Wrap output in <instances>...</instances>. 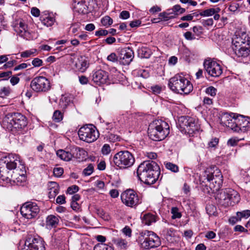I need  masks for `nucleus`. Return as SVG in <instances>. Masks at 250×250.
<instances>
[{"label":"nucleus","mask_w":250,"mask_h":250,"mask_svg":"<svg viewBox=\"0 0 250 250\" xmlns=\"http://www.w3.org/2000/svg\"><path fill=\"white\" fill-rule=\"evenodd\" d=\"M4 162L7 169L14 170L11 175V180L17 185H24L26 180L24 174L25 167L22 164L19 156L15 154H10L5 158Z\"/></svg>","instance_id":"nucleus-1"},{"label":"nucleus","mask_w":250,"mask_h":250,"mask_svg":"<svg viewBox=\"0 0 250 250\" xmlns=\"http://www.w3.org/2000/svg\"><path fill=\"white\" fill-rule=\"evenodd\" d=\"M139 179L146 185L154 184L160 174L158 165L154 161H145L142 163L137 169Z\"/></svg>","instance_id":"nucleus-2"},{"label":"nucleus","mask_w":250,"mask_h":250,"mask_svg":"<svg viewBox=\"0 0 250 250\" xmlns=\"http://www.w3.org/2000/svg\"><path fill=\"white\" fill-rule=\"evenodd\" d=\"M209 182V188L206 186L203 188L205 193L210 194L217 191L221 188L223 184V176L221 171L216 167L206 168L204 176Z\"/></svg>","instance_id":"nucleus-3"},{"label":"nucleus","mask_w":250,"mask_h":250,"mask_svg":"<svg viewBox=\"0 0 250 250\" xmlns=\"http://www.w3.org/2000/svg\"><path fill=\"white\" fill-rule=\"evenodd\" d=\"M148 133L151 139L155 141H162L169 134V126L162 120H154L149 125Z\"/></svg>","instance_id":"nucleus-4"},{"label":"nucleus","mask_w":250,"mask_h":250,"mask_svg":"<svg viewBox=\"0 0 250 250\" xmlns=\"http://www.w3.org/2000/svg\"><path fill=\"white\" fill-rule=\"evenodd\" d=\"M168 86L175 93L188 94L192 91L190 82L184 76L176 75L169 80Z\"/></svg>","instance_id":"nucleus-5"},{"label":"nucleus","mask_w":250,"mask_h":250,"mask_svg":"<svg viewBox=\"0 0 250 250\" xmlns=\"http://www.w3.org/2000/svg\"><path fill=\"white\" fill-rule=\"evenodd\" d=\"M26 125L25 117L19 113H9L5 116L2 121L3 127L11 131L14 128L22 129Z\"/></svg>","instance_id":"nucleus-6"},{"label":"nucleus","mask_w":250,"mask_h":250,"mask_svg":"<svg viewBox=\"0 0 250 250\" xmlns=\"http://www.w3.org/2000/svg\"><path fill=\"white\" fill-rule=\"evenodd\" d=\"M113 161L117 167L125 169L133 165L135 158L128 151H120L115 154Z\"/></svg>","instance_id":"nucleus-7"},{"label":"nucleus","mask_w":250,"mask_h":250,"mask_svg":"<svg viewBox=\"0 0 250 250\" xmlns=\"http://www.w3.org/2000/svg\"><path fill=\"white\" fill-rule=\"evenodd\" d=\"M80 140L88 143L95 142L99 137L96 127L92 125H86L81 127L78 131Z\"/></svg>","instance_id":"nucleus-8"},{"label":"nucleus","mask_w":250,"mask_h":250,"mask_svg":"<svg viewBox=\"0 0 250 250\" xmlns=\"http://www.w3.org/2000/svg\"><path fill=\"white\" fill-rule=\"evenodd\" d=\"M179 123L181 132L184 133L192 134L199 129L198 121L193 117L182 116Z\"/></svg>","instance_id":"nucleus-9"},{"label":"nucleus","mask_w":250,"mask_h":250,"mask_svg":"<svg viewBox=\"0 0 250 250\" xmlns=\"http://www.w3.org/2000/svg\"><path fill=\"white\" fill-rule=\"evenodd\" d=\"M140 235L144 239L142 246L146 249L157 247L161 244L160 238L153 231L145 230L141 232Z\"/></svg>","instance_id":"nucleus-10"},{"label":"nucleus","mask_w":250,"mask_h":250,"mask_svg":"<svg viewBox=\"0 0 250 250\" xmlns=\"http://www.w3.org/2000/svg\"><path fill=\"white\" fill-rule=\"evenodd\" d=\"M30 87L34 91L42 93L49 90L51 84L48 79L45 77L37 76L31 81Z\"/></svg>","instance_id":"nucleus-11"},{"label":"nucleus","mask_w":250,"mask_h":250,"mask_svg":"<svg viewBox=\"0 0 250 250\" xmlns=\"http://www.w3.org/2000/svg\"><path fill=\"white\" fill-rule=\"evenodd\" d=\"M218 198L225 203H238L241 199L239 193L231 188H226L221 191Z\"/></svg>","instance_id":"nucleus-12"},{"label":"nucleus","mask_w":250,"mask_h":250,"mask_svg":"<svg viewBox=\"0 0 250 250\" xmlns=\"http://www.w3.org/2000/svg\"><path fill=\"white\" fill-rule=\"evenodd\" d=\"M204 66L207 72L211 77H219L223 72L220 64L213 60H206L204 62Z\"/></svg>","instance_id":"nucleus-13"},{"label":"nucleus","mask_w":250,"mask_h":250,"mask_svg":"<svg viewBox=\"0 0 250 250\" xmlns=\"http://www.w3.org/2000/svg\"><path fill=\"white\" fill-rule=\"evenodd\" d=\"M23 250H45L44 242L41 238L28 237L24 243Z\"/></svg>","instance_id":"nucleus-14"},{"label":"nucleus","mask_w":250,"mask_h":250,"mask_svg":"<svg viewBox=\"0 0 250 250\" xmlns=\"http://www.w3.org/2000/svg\"><path fill=\"white\" fill-rule=\"evenodd\" d=\"M14 31L21 37L28 40L30 37V33L28 30V26L22 19L15 20L12 24Z\"/></svg>","instance_id":"nucleus-15"},{"label":"nucleus","mask_w":250,"mask_h":250,"mask_svg":"<svg viewBox=\"0 0 250 250\" xmlns=\"http://www.w3.org/2000/svg\"><path fill=\"white\" fill-rule=\"evenodd\" d=\"M247 45H250V38L248 34L244 31L236 32L232 40V47Z\"/></svg>","instance_id":"nucleus-16"},{"label":"nucleus","mask_w":250,"mask_h":250,"mask_svg":"<svg viewBox=\"0 0 250 250\" xmlns=\"http://www.w3.org/2000/svg\"><path fill=\"white\" fill-rule=\"evenodd\" d=\"M123 203H139L142 202V197L132 189H127L121 195Z\"/></svg>","instance_id":"nucleus-17"},{"label":"nucleus","mask_w":250,"mask_h":250,"mask_svg":"<svg viewBox=\"0 0 250 250\" xmlns=\"http://www.w3.org/2000/svg\"><path fill=\"white\" fill-rule=\"evenodd\" d=\"M39 211V208L37 204H22L21 207V215L27 219L35 217Z\"/></svg>","instance_id":"nucleus-18"},{"label":"nucleus","mask_w":250,"mask_h":250,"mask_svg":"<svg viewBox=\"0 0 250 250\" xmlns=\"http://www.w3.org/2000/svg\"><path fill=\"white\" fill-rule=\"evenodd\" d=\"M92 80L94 83L101 85L109 83L108 73L102 69L93 71Z\"/></svg>","instance_id":"nucleus-19"},{"label":"nucleus","mask_w":250,"mask_h":250,"mask_svg":"<svg viewBox=\"0 0 250 250\" xmlns=\"http://www.w3.org/2000/svg\"><path fill=\"white\" fill-rule=\"evenodd\" d=\"M237 117V114L233 113H224L221 116L220 122L223 125L229 127L235 131Z\"/></svg>","instance_id":"nucleus-20"},{"label":"nucleus","mask_w":250,"mask_h":250,"mask_svg":"<svg viewBox=\"0 0 250 250\" xmlns=\"http://www.w3.org/2000/svg\"><path fill=\"white\" fill-rule=\"evenodd\" d=\"M235 131L245 132L250 127V118L237 115Z\"/></svg>","instance_id":"nucleus-21"},{"label":"nucleus","mask_w":250,"mask_h":250,"mask_svg":"<svg viewBox=\"0 0 250 250\" xmlns=\"http://www.w3.org/2000/svg\"><path fill=\"white\" fill-rule=\"evenodd\" d=\"M134 58L133 50L128 47L123 48L121 50L119 56V61L123 65H128Z\"/></svg>","instance_id":"nucleus-22"},{"label":"nucleus","mask_w":250,"mask_h":250,"mask_svg":"<svg viewBox=\"0 0 250 250\" xmlns=\"http://www.w3.org/2000/svg\"><path fill=\"white\" fill-rule=\"evenodd\" d=\"M90 0H73L74 11L82 14H87L88 12V4Z\"/></svg>","instance_id":"nucleus-23"},{"label":"nucleus","mask_w":250,"mask_h":250,"mask_svg":"<svg viewBox=\"0 0 250 250\" xmlns=\"http://www.w3.org/2000/svg\"><path fill=\"white\" fill-rule=\"evenodd\" d=\"M131 116L128 113H125L119 116L114 122L116 128H125L129 126L131 121Z\"/></svg>","instance_id":"nucleus-24"},{"label":"nucleus","mask_w":250,"mask_h":250,"mask_svg":"<svg viewBox=\"0 0 250 250\" xmlns=\"http://www.w3.org/2000/svg\"><path fill=\"white\" fill-rule=\"evenodd\" d=\"M77 71L81 72H84L89 66L87 58L84 56H79L75 64Z\"/></svg>","instance_id":"nucleus-25"},{"label":"nucleus","mask_w":250,"mask_h":250,"mask_svg":"<svg viewBox=\"0 0 250 250\" xmlns=\"http://www.w3.org/2000/svg\"><path fill=\"white\" fill-rule=\"evenodd\" d=\"M232 48L233 52L238 57L246 58L250 53V45L240 47H232Z\"/></svg>","instance_id":"nucleus-26"},{"label":"nucleus","mask_w":250,"mask_h":250,"mask_svg":"<svg viewBox=\"0 0 250 250\" xmlns=\"http://www.w3.org/2000/svg\"><path fill=\"white\" fill-rule=\"evenodd\" d=\"M41 20L42 23L47 27L52 26L55 22V18L52 13H49L47 12L42 13Z\"/></svg>","instance_id":"nucleus-27"},{"label":"nucleus","mask_w":250,"mask_h":250,"mask_svg":"<svg viewBox=\"0 0 250 250\" xmlns=\"http://www.w3.org/2000/svg\"><path fill=\"white\" fill-rule=\"evenodd\" d=\"M59 223L58 216L54 215H48L45 220V226L47 229H51L57 227Z\"/></svg>","instance_id":"nucleus-28"},{"label":"nucleus","mask_w":250,"mask_h":250,"mask_svg":"<svg viewBox=\"0 0 250 250\" xmlns=\"http://www.w3.org/2000/svg\"><path fill=\"white\" fill-rule=\"evenodd\" d=\"M48 189L49 190L48 197L50 199H54L59 192V185L55 182H49L48 184Z\"/></svg>","instance_id":"nucleus-29"},{"label":"nucleus","mask_w":250,"mask_h":250,"mask_svg":"<svg viewBox=\"0 0 250 250\" xmlns=\"http://www.w3.org/2000/svg\"><path fill=\"white\" fill-rule=\"evenodd\" d=\"M57 155L62 160L65 161H69L74 157V154H72L71 152L62 149L57 151Z\"/></svg>","instance_id":"nucleus-30"},{"label":"nucleus","mask_w":250,"mask_h":250,"mask_svg":"<svg viewBox=\"0 0 250 250\" xmlns=\"http://www.w3.org/2000/svg\"><path fill=\"white\" fill-rule=\"evenodd\" d=\"M163 233L167 241L172 242L176 235V231L173 228H167L163 230Z\"/></svg>","instance_id":"nucleus-31"},{"label":"nucleus","mask_w":250,"mask_h":250,"mask_svg":"<svg viewBox=\"0 0 250 250\" xmlns=\"http://www.w3.org/2000/svg\"><path fill=\"white\" fill-rule=\"evenodd\" d=\"M156 221V216L150 213L145 214L142 219V223L144 225L150 226Z\"/></svg>","instance_id":"nucleus-32"},{"label":"nucleus","mask_w":250,"mask_h":250,"mask_svg":"<svg viewBox=\"0 0 250 250\" xmlns=\"http://www.w3.org/2000/svg\"><path fill=\"white\" fill-rule=\"evenodd\" d=\"M72 151H75L76 153V157L80 161L85 159L87 156V152L82 148L76 147L73 148Z\"/></svg>","instance_id":"nucleus-33"},{"label":"nucleus","mask_w":250,"mask_h":250,"mask_svg":"<svg viewBox=\"0 0 250 250\" xmlns=\"http://www.w3.org/2000/svg\"><path fill=\"white\" fill-rule=\"evenodd\" d=\"M114 244L118 248L121 249H126L127 247V242L121 238H115L113 240Z\"/></svg>","instance_id":"nucleus-34"},{"label":"nucleus","mask_w":250,"mask_h":250,"mask_svg":"<svg viewBox=\"0 0 250 250\" xmlns=\"http://www.w3.org/2000/svg\"><path fill=\"white\" fill-rule=\"evenodd\" d=\"M206 209L207 213L210 216L217 215V208L214 204H207Z\"/></svg>","instance_id":"nucleus-35"},{"label":"nucleus","mask_w":250,"mask_h":250,"mask_svg":"<svg viewBox=\"0 0 250 250\" xmlns=\"http://www.w3.org/2000/svg\"><path fill=\"white\" fill-rule=\"evenodd\" d=\"M70 101V99L68 96L62 95L60 100L59 105L63 108H66Z\"/></svg>","instance_id":"nucleus-36"},{"label":"nucleus","mask_w":250,"mask_h":250,"mask_svg":"<svg viewBox=\"0 0 250 250\" xmlns=\"http://www.w3.org/2000/svg\"><path fill=\"white\" fill-rule=\"evenodd\" d=\"M95 211L97 214L104 220H108L109 216L104 211L102 208H95Z\"/></svg>","instance_id":"nucleus-37"},{"label":"nucleus","mask_w":250,"mask_h":250,"mask_svg":"<svg viewBox=\"0 0 250 250\" xmlns=\"http://www.w3.org/2000/svg\"><path fill=\"white\" fill-rule=\"evenodd\" d=\"M93 250H114L110 246L104 243H100L96 245Z\"/></svg>","instance_id":"nucleus-38"},{"label":"nucleus","mask_w":250,"mask_h":250,"mask_svg":"<svg viewBox=\"0 0 250 250\" xmlns=\"http://www.w3.org/2000/svg\"><path fill=\"white\" fill-rule=\"evenodd\" d=\"M37 52L36 49H32L30 50H26L21 53V56L22 58H28L31 56H34Z\"/></svg>","instance_id":"nucleus-39"},{"label":"nucleus","mask_w":250,"mask_h":250,"mask_svg":"<svg viewBox=\"0 0 250 250\" xmlns=\"http://www.w3.org/2000/svg\"><path fill=\"white\" fill-rule=\"evenodd\" d=\"M236 215L240 219V221L242 218H248L250 216V210L247 209L242 211H238L236 213Z\"/></svg>","instance_id":"nucleus-40"},{"label":"nucleus","mask_w":250,"mask_h":250,"mask_svg":"<svg viewBox=\"0 0 250 250\" xmlns=\"http://www.w3.org/2000/svg\"><path fill=\"white\" fill-rule=\"evenodd\" d=\"M213 12L214 8H210L200 12L199 14L202 17H209L214 15Z\"/></svg>","instance_id":"nucleus-41"},{"label":"nucleus","mask_w":250,"mask_h":250,"mask_svg":"<svg viewBox=\"0 0 250 250\" xmlns=\"http://www.w3.org/2000/svg\"><path fill=\"white\" fill-rule=\"evenodd\" d=\"M217 89L212 86H209L206 89L205 92L207 94L214 97L217 93Z\"/></svg>","instance_id":"nucleus-42"},{"label":"nucleus","mask_w":250,"mask_h":250,"mask_svg":"<svg viewBox=\"0 0 250 250\" xmlns=\"http://www.w3.org/2000/svg\"><path fill=\"white\" fill-rule=\"evenodd\" d=\"M62 114L59 110H56L54 112L53 115V119L56 122H60L62 119Z\"/></svg>","instance_id":"nucleus-43"},{"label":"nucleus","mask_w":250,"mask_h":250,"mask_svg":"<svg viewBox=\"0 0 250 250\" xmlns=\"http://www.w3.org/2000/svg\"><path fill=\"white\" fill-rule=\"evenodd\" d=\"M101 23L104 26H109L113 23V20L110 17L105 16L101 19Z\"/></svg>","instance_id":"nucleus-44"},{"label":"nucleus","mask_w":250,"mask_h":250,"mask_svg":"<svg viewBox=\"0 0 250 250\" xmlns=\"http://www.w3.org/2000/svg\"><path fill=\"white\" fill-rule=\"evenodd\" d=\"M93 170L94 166L92 164H90L83 169V173L84 176H89L93 173Z\"/></svg>","instance_id":"nucleus-45"},{"label":"nucleus","mask_w":250,"mask_h":250,"mask_svg":"<svg viewBox=\"0 0 250 250\" xmlns=\"http://www.w3.org/2000/svg\"><path fill=\"white\" fill-rule=\"evenodd\" d=\"M165 167L167 169H169L174 172H177L179 170L178 167L177 165L169 162L166 163L165 164Z\"/></svg>","instance_id":"nucleus-46"},{"label":"nucleus","mask_w":250,"mask_h":250,"mask_svg":"<svg viewBox=\"0 0 250 250\" xmlns=\"http://www.w3.org/2000/svg\"><path fill=\"white\" fill-rule=\"evenodd\" d=\"M171 212L172 214V219L180 218L181 217V214L179 211L178 208L176 207L172 208Z\"/></svg>","instance_id":"nucleus-47"},{"label":"nucleus","mask_w":250,"mask_h":250,"mask_svg":"<svg viewBox=\"0 0 250 250\" xmlns=\"http://www.w3.org/2000/svg\"><path fill=\"white\" fill-rule=\"evenodd\" d=\"M140 54L141 55V57L145 58H149L151 54L149 50L146 48H142L140 50Z\"/></svg>","instance_id":"nucleus-48"},{"label":"nucleus","mask_w":250,"mask_h":250,"mask_svg":"<svg viewBox=\"0 0 250 250\" xmlns=\"http://www.w3.org/2000/svg\"><path fill=\"white\" fill-rule=\"evenodd\" d=\"M160 19L165 21H168L170 19L173 18V16H169L167 11L160 13L159 15Z\"/></svg>","instance_id":"nucleus-49"},{"label":"nucleus","mask_w":250,"mask_h":250,"mask_svg":"<svg viewBox=\"0 0 250 250\" xmlns=\"http://www.w3.org/2000/svg\"><path fill=\"white\" fill-rule=\"evenodd\" d=\"M107 60L109 62L115 63L118 61L119 57L115 53H111L107 57Z\"/></svg>","instance_id":"nucleus-50"},{"label":"nucleus","mask_w":250,"mask_h":250,"mask_svg":"<svg viewBox=\"0 0 250 250\" xmlns=\"http://www.w3.org/2000/svg\"><path fill=\"white\" fill-rule=\"evenodd\" d=\"M53 173L55 176L60 177L63 173V169L61 167H55L53 170Z\"/></svg>","instance_id":"nucleus-51"},{"label":"nucleus","mask_w":250,"mask_h":250,"mask_svg":"<svg viewBox=\"0 0 250 250\" xmlns=\"http://www.w3.org/2000/svg\"><path fill=\"white\" fill-rule=\"evenodd\" d=\"M107 138L110 142H115L120 140V137L114 134L109 133L107 135Z\"/></svg>","instance_id":"nucleus-52"},{"label":"nucleus","mask_w":250,"mask_h":250,"mask_svg":"<svg viewBox=\"0 0 250 250\" xmlns=\"http://www.w3.org/2000/svg\"><path fill=\"white\" fill-rule=\"evenodd\" d=\"M79 187L76 185H73L68 188L67 193L69 194H73L79 190Z\"/></svg>","instance_id":"nucleus-53"},{"label":"nucleus","mask_w":250,"mask_h":250,"mask_svg":"<svg viewBox=\"0 0 250 250\" xmlns=\"http://www.w3.org/2000/svg\"><path fill=\"white\" fill-rule=\"evenodd\" d=\"M239 140L240 139H238L236 137L231 138L228 141L227 144L230 146H235L237 145Z\"/></svg>","instance_id":"nucleus-54"},{"label":"nucleus","mask_w":250,"mask_h":250,"mask_svg":"<svg viewBox=\"0 0 250 250\" xmlns=\"http://www.w3.org/2000/svg\"><path fill=\"white\" fill-rule=\"evenodd\" d=\"M174 11H175L176 15L182 14L186 11L185 9L181 8L179 5H176L173 7Z\"/></svg>","instance_id":"nucleus-55"},{"label":"nucleus","mask_w":250,"mask_h":250,"mask_svg":"<svg viewBox=\"0 0 250 250\" xmlns=\"http://www.w3.org/2000/svg\"><path fill=\"white\" fill-rule=\"evenodd\" d=\"M42 61L38 58L34 59L32 62V64L34 67H39L42 65Z\"/></svg>","instance_id":"nucleus-56"},{"label":"nucleus","mask_w":250,"mask_h":250,"mask_svg":"<svg viewBox=\"0 0 250 250\" xmlns=\"http://www.w3.org/2000/svg\"><path fill=\"white\" fill-rule=\"evenodd\" d=\"M239 7V4L237 3H232L229 6V9L230 11L235 13L237 11Z\"/></svg>","instance_id":"nucleus-57"},{"label":"nucleus","mask_w":250,"mask_h":250,"mask_svg":"<svg viewBox=\"0 0 250 250\" xmlns=\"http://www.w3.org/2000/svg\"><path fill=\"white\" fill-rule=\"evenodd\" d=\"M152 92L154 94H160L162 91V87L159 85H154L151 87Z\"/></svg>","instance_id":"nucleus-58"},{"label":"nucleus","mask_w":250,"mask_h":250,"mask_svg":"<svg viewBox=\"0 0 250 250\" xmlns=\"http://www.w3.org/2000/svg\"><path fill=\"white\" fill-rule=\"evenodd\" d=\"M202 23L205 26H212L213 24V20L212 18L203 20L202 21Z\"/></svg>","instance_id":"nucleus-59"},{"label":"nucleus","mask_w":250,"mask_h":250,"mask_svg":"<svg viewBox=\"0 0 250 250\" xmlns=\"http://www.w3.org/2000/svg\"><path fill=\"white\" fill-rule=\"evenodd\" d=\"M110 147L108 145L105 144L102 148V152L104 155H107L110 152Z\"/></svg>","instance_id":"nucleus-60"},{"label":"nucleus","mask_w":250,"mask_h":250,"mask_svg":"<svg viewBox=\"0 0 250 250\" xmlns=\"http://www.w3.org/2000/svg\"><path fill=\"white\" fill-rule=\"evenodd\" d=\"M10 92V89L8 87H3L0 92V94L2 97L7 96Z\"/></svg>","instance_id":"nucleus-61"},{"label":"nucleus","mask_w":250,"mask_h":250,"mask_svg":"<svg viewBox=\"0 0 250 250\" xmlns=\"http://www.w3.org/2000/svg\"><path fill=\"white\" fill-rule=\"evenodd\" d=\"M219 139L217 138H215L212 139L209 143L208 146L210 147H215L218 144Z\"/></svg>","instance_id":"nucleus-62"},{"label":"nucleus","mask_w":250,"mask_h":250,"mask_svg":"<svg viewBox=\"0 0 250 250\" xmlns=\"http://www.w3.org/2000/svg\"><path fill=\"white\" fill-rule=\"evenodd\" d=\"M238 221H240V219L238 217L237 215L236 216H232L230 217L229 220V224L232 225H234Z\"/></svg>","instance_id":"nucleus-63"},{"label":"nucleus","mask_w":250,"mask_h":250,"mask_svg":"<svg viewBox=\"0 0 250 250\" xmlns=\"http://www.w3.org/2000/svg\"><path fill=\"white\" fill-rule=\"evenodd\" d=\"M31 13L33 16L38 17L40 14V11L37 7H33L31 9Z\"/></svg>","instance_id":"nucleus-64"}]
</instances>
